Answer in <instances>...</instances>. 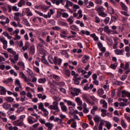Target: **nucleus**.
<instances>
[{"mask_svg": "<svg viewBox=\"0 0 130 130\" xmlns=\"http://www.w3.org/2000/svg\"><path fill=\"white\" fill-rule=\"evenodd\" d=\"M81 90L78 88H72L71 91V94L73 96H78L79 95Z\"/></svg>", "mask_w": 130, "mask_h": 130, "instance_id": "5", "label": "nucleus"}, {"mask_svg": "<svg viewBox=\"0 0 130 130\" xmlns=\"http://www.w3.org/2000/svg\"><path fill=\"white\" fill-rule=\"evenodd\" d=\"M14 81V79L12 77L9 78L6 80L3 81V83L4 84H12Z\"/></svg>", "mask_w": 130, "mask_h": 130, "instance_id": "18", "label": "nucleus"}, {"mask_svg": "<svg viewBox=\"0 0 130 130\" xmlns=\"http://www.w3.org/2000/svg\"><path fill=\"white\" fill-rule=\"evenodd\" d=\"M67 105H69V106H73V107H76V104H75V103H73L71 101H68L67 102Z\"/></svg>", "mask_w": 130, "mask_h": 130, "instance_id": "51", "label": "nucleus"}, {"mask_svg": "<svg viewBox=\"0 0 130 130\" xmlns=\"http://www.w3.org/2000/svg\"><path fill=\"white\" fill-rule=\"evenodd\" d=\"M63 74H64V75H66V77H67L68 78H70V77L71 76V71H70V70L68 69H64L63 71Z\"/></svg>", "mask_w": 130, "mask_h": 130, "instance_id": "21", "label": "nucleus"}, {"mask_svg": "<svg viewBox=\"0 0 130 130\" xmlns=\"http://www.w3.org/2000/svg\"><path fill=\"white\" fill-rule=\"evenodd\" d=\"M104 8L103 7H100L96 9V12H98L99 16L105 17L107 16L106 14L104 13Z\"/></svg>", "mask_w": 130, "mask_h": 130, "instance_id": "3", "label": "nucleus"}, {"mask_svg": "<svg viewBox=\"0 0 130 130\" xmlns=\"http://www.w3.org/2000/svg\"><path fill=\"white\" fill-rule=\"evenodd\" d=\"M22 12L26 14L27 17H32L33 16V13H32V11H31L30 8H24Z\"/></svg>", "mask_w": 130, "mask_h": 130, "instance_id": "6", "label": "nucleus"}, {"mask_svg": "<svg viewBox=\"0 0 130 130\" xmlns=\"http://www.w3.org/2000/svg\"><path fill=\"white\" fill-rule=\"evenodd\" d=\"M51 3L52 4H55L56 6H59V4H62V5H64V2L63 0H51Z\"/></svg>", "mask_w": 130, "mask_h": 130, "instance_id": "12", "label": "nucleus"}, {"mask_svg": "<svg viewBox=\"0 0 130 130\" xmlns=\"http://www.w3.org/2000/svg\"><path fill=\"white\" fill-rule=\"evenodd\" d=\"M121 97L122 98H125L126 97H127L128 98L129 101H130V92L125 90H121Z\"/></svg>", "mask_w": 130, "mask_h": 130, "instance_id": "4", "label": "nucleus"}, {"mask_svg": "<svg viewBox=\"0 0 130 130\" xmlns=\"http://www.w3.org/2000/svg\"><path fill=\"white\" fill-rule=\"evenodd\" d=\"M91 75H92V72L88 71V73H87V75H85L84 76V77L85 79H89V78H90V77L91 76Z\"/></svg>", "mask_w": 130, "mask_h": 130, "instance_id": "54", "label": "nucleus"}, {"mask_svg": "<svg viewBox=\"0 0 130 130\" xmlns=\"http://www.w3.org/2000/svg\"><path fill=\"white\" fill-rule=\"evenodd\" d=\"M6 101L7 102H9V103H12L15 100L14 98L11 97V96H7L5 98Z\"/></svg>", "mask_w": 130, "mask_h": 130, "instance_id": "39", "label": "nucleus"}, {"mask_svg": "<svg viewBox=\"0 0 130 130\" xmlns=\"http://www.w3.org/2000/svg\"><path fill=\"white\" fill-rule=\"evenodd\" d=\"M38 21H39L40 23H42V19L40 17H35L32 19V22L34 23H38Z\"/></svg>", "mask_w": 130, "mask_h": 130, "instance_id": "24", "label": "nucleus"}, {"mask_svg": "<svg viewBox=\"0 0 130 130\" xmlns=\"http://www.w3.org/2000/svg\"><path fill=\"white\" fill-rule=\"evenodd\" d=\"M90 37H91V38H93L94 41H99V38H98V37L96 36L95 34L93 33V34H90Z\"/></svg>", "mask_w": 130, "mask_h": 130, "instance_id": "31", "label": "nucleus"}, {"mask_svg": "<svg viewBox=\"0 0 130 130\" xmlns=\"http://www.w3.org/2000/svg\"><path fill=\"white\" fill-rule=\"evenodd\" d=\"M24 110H25V107H23V106L20 107L16 110V113H21V112H23V111H24Z\"/></svg>", "mask_w": 130, "mask_h": 130, "instance_id": "40", "label": "nucleus"}, {"mask_svg": "<svg viewBox=\"0 0 130 130\" xmlns=\"http://www.w3.org/2000/svg\"><path fill=\"white\" fill-rule=\"evenodd\" d=\"M2 34L5 36V37H7L9 40L12 39V36H10V34H9L7 31H4Z\"/></svg>", "mask_w": 130, "mask_h": 130, "instance_id": "36", "label": "nucleus"}, {"mask_svg": "<svg viewBox=\"0 0 130 130\" xmlns=\"http://www.w3.org/2000/svg\"><path fill=\"white\" fill-rule=\"evenodd\" d=\"M50 78H53L54 80H56V81H60V77L59 76L55 75V74H51L50 75Z\"/></svg>", "mask_w": 130, "mask_h": 130, "instance_id": "23", "label": "nucleus"}, {"mask_svg": "<svg viewBox=\"0 0 130 130\" xmlns=\"http://www.w3.org/2000/svg\"><path fill=\"white\" fill-rule=\"evenodd\" d=\"M81 97L82 98V99L85 101L86 102H87V103H88V104H91L92 102H91V100L90 99H89V98L88 97V96L87 95V94H83L81 95Z\"/></svg>", "mask_w": 130, "mask_h": 130, "instance_id": "9", "label": "nucleus"}, {"mask_svg": "<svg viewBox=\"0 0 130 130\" xmlns=\"http://www.w3.org/2000/svg\"><path fill=\"white\" fill-rule=\"evenodd\" d=\"M39 40H40L41 42V43L39 44V46H40V47H42V46H43V45L45 44V41L41 38H39Z\"/></svg>", "mask_w": 130, "mask_h": 130, "instance_id": "41", "label": "nucleus"}, {"mask_svg": "<svg viewBox=\"0 0 130 130\" xmlns=\"http://www.w3.org/2000/svg\"><path fill=\"white\" fill-rule=\"evenodd\" d=\"M101 111L102 112V114H101L102 116H103V117H105V116H106V112H107V110L104 109H102L101 110Z\"/></svg>", "mask_w": 130, "mask_h": 130, "instance_id": "45", "label": "nucleus"}, {"mask_svg": "<svg viewBox=\"0 0 130 130\" xmlns=\"http://www.w3.org/2000/svg\"><path fill=\"white\" fill-rule=\"evenodd\" d=\"M73 6L74 3H73V2L70 1H67L66 5L64 6V8H66V9H69V7H73Z\"/></svg>", "mask_w": 130, "mask_h": 130, "instance_id": "20", "label": "nucleus"}, {"mask_svg": "<svg viewBox=\"0 0 130 130\" xmlns=\"http://www.w3.org/2000/svg\"><path fill=\"white\" fill-rule=\"evenodd\" d=\"M121 125L123 128H126L127 127V124H126L125 121L123 119L121 120Z\"/></svg>", "mask_w": 130, "mask_h": 130, "instance_id": "32", "label": "nucleus"}, {"mask_svg": "<svg viewBox=\"0 0 130 130\" xmlns=\"http://www.w3.org/2000/svg\"><path fill=\"white\" fill-rule=\"evenodd\" d=\"M21 37L19 35H15L14 38H13L14 40H20L21 39Z\"/></svg>", "mask_w": 130, "mask_h": 130, "instance_id": "61", "label": "nucleus"}, {"mask_svg": "<svg viewBox=\"0 0 130 130\" xmlns=\"http://www.w3.org/2000/svg\"><path fill=\"white\" fill-rule=\"evenodd\" d=\"M74 81V83L76 85H79L80 84V81H81V77H78L76 79H73Z\"/></svg>", "mask_w": 130, "mask_h": 130, "instance_id": "53", "label": "nucleus"}, {"mask_svg": "<svg viewBox=\"0 0 130 130\" xmlns=\"http://www.w3.org/2000/svg\"><path fill=\"white\" fill-rule=\"evenodd\" d=\"M49 109H52V110H55L56 111V112H59L60 111V110L59 109V108L58 107V102L57 101H56L55 102H53L52 103V105H51L49 107Z\"/></svg>", "mask_w": 130, "mask_h": 130, "instance_id": "1", "label": "nucleus"}, {"mask_svg": "<svg viewBox=\"0 0 130 130\" xmlns=\"http://www.w3.org/2000/svg\"><path fill=\"white\" fill-rule=\"evenodd\" d=\"M88 59H90V57L87 55H84L83 57L82 62H83V63H86V62H88Z\"/></svg>", "mask_w": 130, "mask_h": 130, "instance_id": "33", "label": "nucleus"}, {"mask_svg": "<svg viewBox=\"0 0 130 130\" xmlns=\"http://www.w3.org/2000/svg\"><path fill=\"white\" fill-rule=\"evenodd\" d=\"M1 95H6L7 94V89L4 86H0Z\"/></svg>", "mask_w": 130, "mask_h": 130, "instance_id": "16", "label": "nucleus"}, {"mask_svg": "<svg viewBox=\"0 0 130 130\" xmlns=\"http://www.w3.org/2000/svg\"><path fill=\"white\" fill-rule=\"evenodd\" d=\"M14 84L15 86H18L19 88H22V84H21V81H20V80L16 79L14 82Z\"/></svg>", "mask_w": 130, "mask_h": 130, "instance_id": "25", "label": "nucleus"}, {"mask_svg": "<svg viewBox=\"0 0 130 130\" xmlns=\"http://www.w3.org/2000/svg\"><path fill=\"white\" fill-rule=\"evenodd\" d=\"M30 82H31V83H37V78H36L35 76H32L31 80L30 79Z\"/></svg>", "mask_w": 130, "mask_h": 130, "instance_id": "62", "label": "nucleus"}, {"mask_svg": "<svg viewBox=\"0 0 130 130\" xmlns=\"http://www.w3.org/2000/svg\"><path fill=\"white\" fill-rule=\"evenodd\" d=\"M59 118L56 117L55 120V122H57L58 124H61L62 123V121L65 118H67V116L66 115H63L62 114H60L59 115Z\"/></svg>", "mask_w": 130, "mask_h": 130, "instance_id": "2", "label": "nucleus"}, {"mask_svg": "<svg viewBox=\"0 0 130 130\" xmlns=\"http://www.w3.org/2000/svg\"><path fill=\"white\" fill-rule=\"evenodd\" d=\"M75 102H76L77 105L79 106H82V105H83V101L81 100V98L79 97L75 98Z\"/></svg>", "mask_w": 130, "mask_h": 130, "instance_id": "19", "label": "nucleus"}, {"mask_svg": "<svg viewBox=\"0 0 130 130\" xmlns=\"http://www.w3.org/2000/svg\"><path fill=\"white\" fill-rule=\"evenodd\" d=\"M71 29L73 30V31H80L79 27L77 25H72L70 26Z\"/></svg>", "mask_w": 130, "mask_h": 130, "instance_id": "38", "label": "nucleus"}, {"mask_svg": "<svg viewBox=\"0 0 130 130\" xmlns=\"http://www.w3.org/2000/svg\"><path fill=\"white\" fill-rule=\"evenodd\" d=\"M94 20L95 23L96 24H99L100 23V18L98 17V16H95Z\"/></svg>", "mask_w": 130, "mask_h": 130, "instance_id": "60", "label": "nucleus"}, {"mask_svg": "<svg viewBox=\"0 0 130 130\" xmlns=\"http://www.w3.org/2000/svg\"><path fill=\"white\" fill-rule=\"evenodd\" d=\"M2 106L4 109H9L11 108V104L7 103H4L3 104Z\"/></svg>", "mask_w": 130, "mask_h": 130, "instance_id": "29", "label": "nucleus"}, {"mask_svg": "<svg viewBox=\"0 0 130 130\" xmlns=\"http://www.w3.org/2000/svg\"><path fill=\"white\" fill-rule=\"evenodd\" d=\"M38 82L40 84H44L46 82V79L45 78H40L38 80Z\"/></svg>", "mask_w": 130, "mask_h": 130, "instance_id": "48", "label": "nucleus"}, {"mask_svg": "<svg viewBox=\"0 0 130 130\" xmlns=\"http://www.w3.org/2000/svg\"><path fill=\"white\" fill-rule=\"evenodd\" d=\"M104 125V122H103V121H101L100 123V124H99V127H98L99 130H102V129H103V126Z\"/></svg>", "mask_w": 130, "mask_h": 130, "instance_id": "56", "label": "nucleus"}, {"mask_svg": "<svg viewBox=\"0 0 130 130\" xmlns=\"http://www.w3.org/2000/svg\"><path fill=\"white\" fill-rule=\"evenodd\" d=\"M120 6L123 11L127 12V7L126 6V5H125V4H124L123 2H121Z\"/></svg>", "mask_w": 130, "mask_h": 130, "instance_id": "30", "label": "nucleus"}, {"mask_svg": "<svg viewBox=\"0 0 130 130\" xmlns=\"http://www.w3.org/2000/svg\"><path fill=\"white\" fill-rule=\"evenodd\" d=\"M100 103L103 105V108H104V109H107V102H106V100H101L100 102Z\"/></svg>", "mask_w": 130, "mask_h": 130, "instance_id": "17", "label": "nucleus"}, {"mask_svg": "<svg viewBox=\"0 0 130 130\" xmlns=\"http://www.w3.org/2000/svg\"><path fill=\"white\" fill-rule=\"evenodd\" d=\"M11 26H13V27H14L15 28H17V27H19V28H23V26L20 22H16L15 21H12L10 23Z\"/></svg>", "mask_w": 130, "mask_h": 130, "instance_id": "10", "label": "nucleus"}, {"mask_svg": "<svg viewBox=\"0 0 130 130\" xmlns=\"http://www.w3.org/2000/svg\"><path fill=\"white\" fill-rule=\"evenodd\" d=\"M38 97L39 99H42V100H45L46 99V95L45 94L42 95L41 93L38 94Z\"/></svg>", "mask_w": 130, "mask_h": 130, "instance_id": "43", "label": "nucleus"}, {"mask_svg": "<svg viewBox=\"0 0 130 130\" xmlns=\"http://www.w3.org/2000/svg\"><path fill=\"white\" fill-rule=\"evenodd\" d=\"M2 43L4 49H7V47H8V41L5 39L4 42H2Z\"/></svg>", "mask_w": 130, "mask_h": 130, "instance_id": "47", "label": "nucleus"}, {"mask_svg": "<svg viewBox=\"0 0 130 130\" xmlns=\"http://www.w3.org/2000/svg\"><path fill=\"white\" fill-rule=\"evenodd\" d=\"M58 25H59V26H68V23L62 21H58Z\"/></svg>", "mask_w": 130, "mask_h": 130, "instance_id": "46", "label": "nucleus"}, {"mask_svg": "<svg viewBox=\"0 0 130 130\" xmlns=\"http://www.w3.org/2000/svg\"><path fill=\"white\" fill-rule=\"evenodd\" d=\"M98 93L99 95H103V94H104V90L102 88L99 89L98 90Z\"/></svg>", "mask_w": 130, "mask_h": 130, "instance_id": "63", "label": "nucleus"}, {"mask_svg": "<svg viewBox=\"0 0 130 130\" xmlns=\"http://www.w3.org/2000/svg\"><path fill=\"white\" fill-rule=\"evenodd\" d=\"M73 9L74 12H77V10H79L80 9V7L77 4H74L73 6Z\"/></svg>", "mask_w": 130, "mask_h": 130, "instance_id": "52", "label": "nucleus"}, {"mask_svg": "<svg viewBox=\"0 0 130 130\" xmlns=\"http://www.w3.org/2000/svg\"><path fill=\"white\" fill-rule=\"evenodd\" d=\"M23 22H24V25H25V26H27V27H30V23H29V22H28V20H27V19H23Z\"/></svg>", "mask_w": 130, "mask_h": 130, "instance_id": "50", "label": "nucleus"}, {"mask_svg": "<svg viewBox=\"0 0 130 130\" xmlns=\"http://www.w3.org/2000/svg\"><path fill=\"white\" fill-rule=\"evenodd\" d=\"M7 51L9 53H11V54H12V55H15L16 53V51H14V50H13V48H8Z\"/></svg>", "mask_w": 130, "mask_h": 130, "instance_id": "37", "label": "nucleus"}, {"mask_svg": "<svg viewBox=\"0 0 130 130\" xmlns=\"http://www.w3.org/2000/svg\"><path fill=\"white\" fill-rule=\"evenodd\" d=\"M78 72H80L82 75H86V74H87V71H85V70H83L81 68H79L78 69Z\"/></svg>", "mask_w": 130, "mask_h": 130, "instance_id": "59", "label": "nucleus"}, {"mask_svg": "<svg viewBox=\"0 0 130 130\" xmlns=\"http://www.w3.org/2000/svg\"><path fill=\"white\" fill-rule=\"evenodd\" d=\"M35 53V46L31 45L30 47L29 54L33 55Z\"/></svg>", "mask_w": 130, "mask_h": 130, "instance_id": "22", "label": "nucleus"}, {"mask_svg": "<svg viewBox=\"0 0 130 130\" xmlns=\"http://www.w3.org/2000/svg\"><path fill=\"white\" fill-rule=\"evenodd\" d=\"M106 126L107 129H109L111 127V126H112V125L111 124V122H107L106 124Z\"/></svg>", "mask_w": 130, "mask_h": 130, "instance_id": "64", "label": "nucleus"}, {"mask_svg": "<svg viewBox=\"0 0 130 130\" xmlns=\"http://www.w3.org/2000/svg\"><path fill=\"white\" fill-rule=\"evenodd\" d=\"M107 42L110 46H111V45H112L113 43V41H112V39L110 38H107Z\"/></svg>", "mask_w": 130, "mask_h": 130, "instance_id": "44", "label": "nucleus"}, {"mask_svg": "<svg viewBox=\"0 0 130 130\" xmlns=\"http://www.w3.org/2000/svg\"><path fill=\"white\" fill-rule=\"evenodd\" d=\"M25 3V0H20L17 4L18 8H22V7L24 6Z\"/></svg>", "mask_w": 130, "mask_h": 130, "instance_id": "28", "label": "nucleus"}, {"mask_svg": "<svg viewBox=\"0 0 130 130\" xmlns=\"http://www.w3.org/2000/svg\"><path fill=\"white\" fill-rule=\"evenodd\" d=\"M108 12L111 14H114V9L112 7H109L108 8Z\"/></svg>", "mask_w": 130, "mask_h": 130, "instance_id": "58", "label": "nucleus"}, {"mask_svg": "<svg viewBox=\"0 0 130 130\" xmlns=\"http://www.w3.org/2000/svg\"><path fill=\"white\" fill-rule=\"evenodd\" d=\"M45 126L47 127L48 130H51L53 128V126H54V125L52 123H50L49 122H46L45 124Z\"/></svg>", "mask_w": 130, "mask_h": 130, "instance_id": "15", "label": "nucleus"}, {"mask_svg": "<svg viewBox=\"0 0 130 130\" xmlns=\"http://www.w3.org/2000/svg\"><path fill=\"white\" fill-rule=\"evenodd\" d=\"M29 46V42H26L25 43V45L24 46L22 47V50L23 51H26V50H27V48H28Z\"/></svg>", "mask_w": 130, "mask_h": 130, "instance_id": "42", "label": "nucleus"}, {"mask_svg": "<svg viewBox=\"0 0 130 130\" xmlns=\"http://www.w3.org/2000/svg\"><path fill=\"white\" fill-rule=\"evenodd\" d=\"M27 121L29 124H33L35 122H37V119L36 118H34L31 116H29L27 118Z\"/></svg>", "mask_w": 130, "mask_h": 130, "instance_id": "8", "label": "nucleus"}, {"mask_svg": "<svg viewBox=\"0 0 130 130\" xmlns=\"http://www.w3.org/2000/svg\"><path fill=\"white\" fill-rule=\"evenodd\" d=\"M59 105L60 106L61 110L63 112H67V111H68V108H67V106L64 105V103L63 102H60Z\"/></svg>", "mask_w": 130, "mask_h": 130, "instance_id": "11", "label": "nucleus"}, {"mask_svg": "<svg viewBox=\"0 0 130 130\" xmlns=\"http://www.w3.org/2000/svg\"><path fill=\"white\" fill-rule=\"evenodd\" d=\"M102 87H103L105 91H108V90H109V85H107L106 84H102Z\"/></svg>", "mask_w": 130, "mask_h": 130, "instance_id": "57", "label": "nucleus"}, {"mask_svg": "<svg viewBox=\"0 0 130 130\" xmlns=\"http://www.w3.org/2000/svg\"><path fill=\"white\" fill-rule=\"evenodd\" d=\"M49 61L50 63H54V64H57V58L56 57H54L53 58L50 57L49 58Z\"/></svg>", "mask_w": 130, "mask_h": 130, "instance_id": "13", "label": "nucleus"}, {"mask_svg": "<svg viewBox=\"0 0 130 130\" xmlns=\"http://www.w3.org/2000/svg\"><path fill=\"white\" fill-rule=\"evenodd\" d=\"M77 15L79 16L77 17V19L79 20V19H81V18L83 17V11L82 10L80 9L78 11Z\"/></svg>", "mask_w": 130, "mask_h": 130, "instance_id": "34", "label": "nucleus"}, {"mask_svg": "<svg viewBox=\"0 0 130 130\" xmlns=\"http://www.w3.org/2000/svg\"><path fill=\"white\" fill-rule=\"evenodd\" d=\"M17 66L20 67V68H25V63H24V62L23 61H19L17 63Z\"/></svg>", "mask_w": 130, "mask_h": 130, "instance_id": "55", "label": "nucleus"}, {"mask_svg": "<svg viewBox=\"0 0 130 130\" xmlns=\"http://www.w3.org/2000/svg\"><path fill=\"white\" fill-rule=\"evenodd\" d=\"M14 58H10V60L12 63H17L18 60H19V54H15L13 55Z\"/></svg>", "mask_w": 130, "mask_h": 130, "instance_id": "7", "label": "nucleus"}, {"mask_svg": "<svg viewBox=\"0 0 130 130\" xmlns=\"http://www.w3.org/2000/svg\"><path fill=\"white\" fill-rule=\"evenodd\" d=\"M114 52L115 54L117 55H122L123 54V52H124V50L123 49H116L114 50Z\"/></svg>", "mask_w": 130, "mask_h": 130, "instance_id": "14", "label": "nucleus"}, {"mask_svg": "<svg viewBox=\"0 0 130 130\" xmlns=\"http://www.w3.org/2000/svg\"><path fill=\"white\" fill-rule=\"evenodd\" d=\"M120 40L118 39V38L117 37H115L114 39V44H115V45H118V44L119 43Z\"/></svg>", "mask_w": 130, "mask_h": 130, "instance_id": "49", "label": "nucleus"}, {"mask_svg": "<svg viewBox=\"0 0 130 130\" xmlns=\"http://www.w3.org/2000/svg\"><path fill=\"white\" fill-rule=\"evenodd\" d=\"M23 122L20 121L19 120H17L13 122L14 125H15L16 126H21V124H22V123Z\"/></svg>", "mask_w": 130, "mask_h": 130, "instance_id": "27", "label": "nucleus"}, {"mask_svg": "<svg viewBox=\"0 0 130 130\" xmlns=\"http://www.w3.org/2000/svg\"><path fill=\"white\" fill-rule=\"evenodd\" d=\"M10 23V19L9 18H6V21H0V24L2 25V26H6V24H9Z\"/></svg>", "mask_w": 130, "mask_h": 130, "instance_id": "26", "label": "nucleus"}, {"mask_svg": "<svg viewBox=\"0 0 130 130\" xmlns=\"http://www.w3.org/2000/svg\"><path fill=\"white\" fill-rule=\"evenodd\" d=\"M49 8H50V7L46 5H41V10H42V11H45V12L49 10Z\"/></svg>", "mask_w": 130, "mask_h": 130, "instance_id": "35", "label": "nucleus"}]
</instances>
